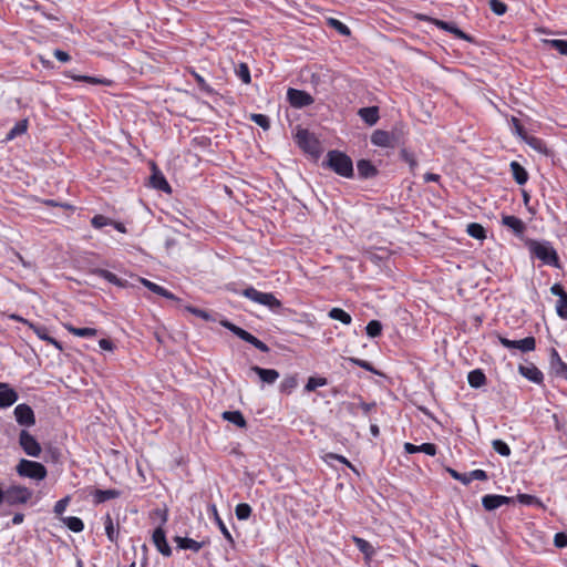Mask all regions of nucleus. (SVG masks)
<instances>
[{"instance_id":"obj_7","label":"nucleus","mask_w":567,"mask_h":567,"mask_svg":"<svg viewBox=\"0 0 567 567\" xmlns=\"http://www.w3.org/2000/svg\"><path fill=\"white\" fill-rule=\"evenodd\" d=\"M296 142L306 153L313 156H318L320 154V143L309 131L299 130L296 134Z\"/></svg>"},{"instance_id":"obj_21","label":"nucleus","mask_w":567,"mask_h":567,"mask_svg":"<svg viewBox=\"0 0 567 567\" xmlns=\"http://www.w3.org/2000/svg\"><path fill=\"white\" fill-rule=\"evenodd\" d=\"M352 542L355 544L358 549L363 554L364 560L369 563L375 554L374 547L365 539L352 536Z\"/></svg>"},{"instance_id":"obj_47","label":"nucleus","mask_w":567,"mask_h":567,"mask_svg":"<svg viewBox=\"0 0 567 567\" xmlns=\"http://www.w3.org/2000/svg\"><path fill=\"white\" fill-rule=\"evenodd\" d=\"M367 334L371 338L379 337L382 332V324L378 320H371L365 327Z\"/></svg>"},{"instance_id":"obj_62","label":"nucleus","mask_w":567,"mask_h":567,"mask_svg":"<svg viewBox=\"0 0 567 567\" xmlns=\"http://www.w3.org/2000/svg\"><path fill=\"white\" fill-rule=\"evenodd\" d=\"M554 544L558 548L567 546V535L565 533H557L554 537Z\"/></svg>"},{"instance_id":"obj_63","label":"nucleus","mask_w":567,"mask_h":567,"mask_svg":"<svg viewBox=\"0 0 567 567\" xmlns=\"http://www.w3.org/2000/svg\"><path fill=\"white\" fill-rule=\"evenodd\" d=\"M514 131L517 135L524 138V136H527L523 125L520 124L519 120L516 117L512 118Z\"/></svg>"},{"instance_id":"obj_15","label":"nucleus","mask_w":567,"mask_h":567,"mask_svg":"<svg viewBox=\"0 0 567 567\" xmlns=\"http://www.w3.org/2000/svg\"><path fill=\"white\" fill-rule=\"evenodd\" d=\"M153 543L156 549L165 557H169L172 555V548L169 547L165 532L162 527H157L152 536Z\"/></svg>"},{"instance_id":"obj_30","label":"nucleus","mask_w":567,"mask_h":567,"mask_svg":"<svg viewBox=\"0 0 567 567\" xmlns=\"http://www.w3.org/2000/svg\"><path fill=\"white\" fill-rule=\"evenodd\" d=\"M27 130H28V120L27 118L20 120L8 132V134L6 136V141L9 142V141L14 140L17 136L24 134L27 132Z\"/></svg>"},{"instance_id":"obj_10","label":"nucleus","mask_w":567,"mask_h":567,"mask_svg":"<svg viewBox=\"0 0 567 567\" xmlns=\"http://www.w3.org/2000/svg\"><path fill=\"white\" fill-rule=\"evenodd\" d=\"M287 99L290 105L297 109L309 106L315 102L313 97L306 91L292 87L288 89Z\"/></svg>"},{"instance_id":"obj_29","label":"nucleus","mask_w":567,"mask_h":567,"mask_svg":"<svg viewBox=\"0 0 567 567\" xmlns=\"http://www.w3.org/2000/svg\"><path fill=\"white\" fill-rule=\"evenodd\" d=\"M467 381L472 388L478 389L486 383V377L482 370L476 369L468 373Z\"/></svg>"},{"instance_id":"obj_54","label":"nucleus","mask_w":567,"mask_h":567,"mask_svg":"<svg viewBox=\"0 0 567 567\" xmlns=\"http://www.w3.org/2000/svg\"><path fill=\"white\" fill-rule=\"evenodd\" d=\"M250 120L264 130H268L270 127L269 117L264 114H251Z\"/></svg>"},{"instance_id":"obj_58","label":"nucleus","mask_w":567,"mask_h":567,"mask_svg":"<svg viewBox=\"0 0 567 567\" xmlns=\"http://www.w3.org/2000/svg\"><path fill=\"white\" fill-rule=\"evenodd\" d=\"M447 472L450 473V475L454 480L460 481V482H462L465 485L470 484L468 474H461V473H458L457 471H455V470H453L451 467L447 468Z\"/></svg>"},{"instance_id":"obj_27","label":"nucleus","mask_w":567,"mask_h":567,"mask_svg":"<svg viewBox=\"0 0 567 567\" xmlns=\"http://www.w3.org/2000/svg\"><path fill=\"white\" fill-rule=\"evenodd\" d=\"M221 416L224 420L234 423L238 427L243 429L247 425V422L240 411H225Z\"/></svg>"},{"instance_id":"obj_11","label":"nucleus","mask_w":567,"mask_h":567,"mask_svg":"<svg viewBox=\"0 0 567 567\" xmlns=\"http://www.w3.org/2000/svg\"><path fill=\"white\" fill-rule=\"evenodd\" d=\"M14 417L19 425L30 427L35 424L34 412L30 405L22 403L14 408Z\"/></svg>"},{"instance_id":"obj_45","label":"nucleus","mask_w":567,"mask_h":567,"mask_svg":"<svg viewBox=\"0 0 567 567\" xmlns=\"http://www.w3.org/2000/svg\"><path fill=\"white\" fill-rule=\"evenodd\" d=\"M517 501L523 504V505H535V506H539V507H543V503L542 501L534 496V495H529V494H518L517 495Z\"/></svg>"},{"instance_id":"obj_14","label":"nucleus","mask_w":567,"mask_h":567,"mask_svg":"<svg viewBox=\"0 0 567 567\" xmlns=\"http://www.w3.org/2000/svg\"><path fill=\"white\" fill-rule=\"evenodd\" d=\"M396 138L393 133L377 130L371 135V143L380 147H394Z\"/></svg>"},{"instance_id":"obj_51","label":"nucleus","mask_w":567,"mask_h":567,"mask_svg":"<svg viewBox=\"0 0 567 567\" xmlns=\"http://www.w3.org/2000/svg\"><path fill=\"white\" fill-rule=\"evenodd\" d=\"M525 142L533 147L534 150L543 153L546 152L545 144L542 140L534 137V136H524Z\"/></svg>"},{"instance_id":"obj_55","label":"nucleus","mask_w":567,"mask_h":567,"mask_svg":"<svg viewBox=\"0 0 567 567\" xmlns=\"http://www.w3.org/2000/svg\"><path fill=\"white\" fill-rule=\"evenodd\" d=\"M192 74H193V76L195 78V80H196V82H197V84H198L199 89H200L203 92H205V93H207V94H212V93L214 92V91H213V89L210 87V85L205 81V79H204L202 75H199V74H198V73H196L195 71H192Z\"/></svg>"},{"instance_id":"obj_1","label":"nucleus","mask_w":567,"mask_h":567,"mask_svg":"<svg viewBox=\"0 0 567 567\" xmlns=\"http://www.w3.org/2000/svg\"><path fill=\"white\" fill-rule=\"evenodd\" d=\"M526 246L530 252V255L539 260H542L545 265L559 267V258L557 251L553 247L549 241H539L535 239H527Z\"/></svg>"},{"instance_id":"obj_60","label":"nucleus","mask_w":567,"mask_h":567,"mask_svg":"<svg viewBox=\"0 0 567 567\" xmlns=\"http://www.w3.org/2000/svg\"><path fill=\"white\" fill-rule=\"evenodd\" d=\"M468 478H470V483L473 480L486 481L487 480V474L483 470H474V471L468 473Z\"/></svg>"},{"instance_id":"obj_13","label":"nucleus","mask_w":567,"mask_h":567,"mask_svg":"<svg viewBox=\"0 0 567 567\" xmlns=\"http://www.w3.org/2000/svg\"><path fill=\"white\" fill-rule=\"evenodd\" d=\"M549 367L551 372L567 381V363H565L556 349L551 348Z\"/></svg>"},{"instance_id":"obj_46","label":"nucleus","mask_w":567,"mask_h":567,"mask_svg":"<svg viewBox=\"0 0 567 567\" xmlns=\"http://www.w3.org/2000/svg\"><path fill=\"white\" fill-rule=\"evenodd\" d=\"M328 383L327 379L326 378H315V377H310L307 381V384L305 386V390L307 392H312L315 391L317 388L319 386H324L326 384Z\"/></svg>"},{"instance_id":"obj_20","label":"nucleus","mask_w":567,"mask_h":567,"mask_svg":"<svg viewBox=\"0 0 567 567\" xmlns=\"http://www.w3.org/2000/svg\"><path fill=\"white\" fill-rule=\"evenodd\" d=\"M174 542L177 544L179 549H189L194 553H198L205 545V542H197L195 539L182 536H175Z\"/></svg>"},{"instance_id":"obj_43","label":"nucleus","mask_w":567,"mask_h":567,"mask_svg":"<svg viewBox=\"0 0 567 567\" xmlns=\"http://www.w3.org/2000/svg\"><path fill=\"white\" fill-rule=\"evenodd\" d=\"M482 505L486 511H489V512L495 511L498 507H501L496 494H487V495L483 496Z\"/></svg>"},{"instance_id":"obj_37","label":"nucleus","mask_w":567,"mask_h":567,"mask_svg":"<svg viewBox=\"0 0 567 567\" xmlns=\"http://www.w3.org/2000/svg\"><path fill=\"white\" fill-rule=\"evenodd\" d=\"M329 317L333 320L341 321L343 324H350L352 321L351 316L341 308H332L329 311Z\"/></svg>"},{"instance_id":"obj_48","label":"nucleus","mask_w":567,"mask_h":567,"mask_svg":"<svg viewBox=\"0 0 567 567\" xmlns=\"http://www.w3.org/2000/svg\"><path fill=\"white\" fill-rule=\"evenodd\" d=\"M492 446H493L494 451L497 452L502 456H509L511 455L509 446L507 445V443H505L502 440H498V439L494 440L492 442Z\"/></svg>"},{"instance_id":"obj_25","label":"nucleus","mask_w":567,"mask_h":567,"mask_svg":"<svg viewBox=\"0 0 567 567\" xmlns=\"http://www.w3.org/2000/svg\"><path fill=\"white\" fill-rule=\"evenodd\" d=\"M511 172H512V175H513L515 182L518 185H524L527 182L528 173L519 163H517L515 161L512 162L511 163Z\"/></svg>"},{"instance_id":"obj_3","label":"nucleus","mask_w":567,"mask_h":567,"mask_svg":"<svg viewBox=\"0 0 567 567\" xmlns=\"http://www.w3.org/2000/svg\"><path fill=\"white\" fill-rule=\"evenodd\" d=\"M16 471L19 476L28 477L34 481H43L48 475V471L43 464L25 458H21L19 461L16 466Z\"/></svg>"},{"instance_id":"obj_57","label":"nucleus","mask_w":567,"mask_h":567,"mask_svg":"<svg viewBox=\"0 0 567 567\" xmlns=\"http://www.w3.org/2000/svg\"><path fill=\"white\" fill-rule=\"evenodd\" d=\"M419 452H423L430 456H434L437 452L436 445L433 443H423L419 445Z\"/></svg>"},{"instance_id":"obj_2","label":"nucleus","mask_w":567,"mask_h":567,"mask_svg":"<svg viewBox=\"0 0 567 567\" xmlns=\"http://www.w3.org/2000/svg\"><path fill=\"white\" fill-rule=\"evenodd\" d=\"M324 164L342 177L350 178L353 176L352 159L340 151H329Z\"/></svg>"},{"instance_id":"obj_41","label":"nucleus","mask_w":567,"mask_h":567,"mask_svg":"<svg viewBox=\"0 0 567 567\" xmlns=\"http://www.w3.org/2000/svg\"><path fill=\"white\" fill-rule=\"evenodd\" d=\"M467 234L475 239H484L486 237L485 228L478 223L468 224Z\"/></svg>"},{"instance_id":"obj_12","label":"nucleus","mask_w":567,"mask_h":567,"mask_svg":"<svg viewBox=\"0 0 567 567\" xmlns=\"http://www.w3.org/2000/svg\"><path fill=\"white\" fill-rule=\"evenodd\" d=\"M550 292L554 296L558 297V300L556 303L557 315L561 319L567 320V292L565 291L564 287L560 284L553 285L550 288Z\"/></svg>"},{"instance_id":"obj_59","label":"nucleus","mask_w":567,"mask_h":567,"mask_svg":"<svg viewBox=\"0 0 567 567\" xmlns=\"http://www.w3.org/2000/svg\"><path fill=\"white\" fill-rule=\"evenodd\" d=\"M69 502H70V498L68 496L58 501L54 505V513L56 515H61L66 509Z\"/></svg>"},{"instance_id":"obj_40","label":"nucleus","mask_w":567,"mask_h":567,"mask_svg":"<svg viewBox=\"0 0 567 567\" xmlns=\"http://www.w3.org/2000/svg\"><path fill=\"white\" fill-rule=\"evenodd\" d=\"M96 274L102 277L103 279L107 280L109 282L117 286V287H124L125 281L120 279L115 274L106 270V269H99Z\"/></svg>"},{"instance_id":"obj_4","label":"nucleus","mask_w":567,"mask_h":567,"mask_svg":"<svg viewBox=\"0 0 567 567\" xmlns=\"http://www.w3.org/2000/svg\"><path fill=\"white\" fill-rule=\"evenodd\" d=\"M241 295L249 300L266 306L271 310L279 309L281 302L271 292H261L254 287H247L243 290Z\"/></svg>"},{"instance_id":"obj_28","label":"nucleus","mask_w":567,"mask_h":567,"mask_svg":"<svg viewBox=\"0 0 567 567\" xmlns=\"http://www.w3.org/2000/svg\"><path fill=\"white\" fill-rule=\"evenodd\" d=\"M120 491L117 489H95L93 493V497L95 503H104L109 499H113L120 496Z\"/></svg>"},{"instance_id":"obj_39","label":"nucleus","mask_w":567,"mask_h":567,"mask_svg":"<svg viewBox=\"0 0 567 567\" xmlns=\"http://www.w3.org/2000/svg\"><path fill=\"white\" fill-rule=\"evenodd\" d=\"M105 533L110 542L115 543L117 540L118 533L115 529L112 517L107 514L104 519Z\"/></svg>"},{"instance_id":"obj_44","label":"nucleus","mask_w":567,"mask_h":567,"mask_svg":"<svg viewBox=\"0 0 567 567\" xmlns=\"http://www.w3.org/2000/svg\"><path fill=\"white\" fill-rule=\"evenodd\" d=\"M235 513L239 520H246L251 515V507L247 503H240L236 506Z\"/></svg>"},{"instance_id":"obj_33","label":"nucleus","mask_w":567,"mask_h":567,"mask_svg":"<svg viewBox=\"0 0 567 567\" xmlns=\"http://www.w3.org/2000/svg\"><path fill=\"white\" fill-rule=\"evenodd\" d=\"M151 183L154 188L163 190L165 193H171V186L166 178L161 173H154L151 177Z\"/></svg>"},{"instance_id":"obj_5","label":"nucleus","mask_w":567,"mask_h":567,"mask_svg":"<svg viewBox=\"0 0 567 567\" xmlns=\"http://www.w3.org/2000/svg\"><path fill=\"white\" fill-rule=\"evenodd\" d=\"M4 493V502L9 505L27 504L33 493L30 488L22 485H11Z\"/></svg>"},{"instance_id":"obj_22","label":"nucleus","mask_w":567,"mask_h":567,"mask_svg":"<svg viewBox=\"0 0 567 567\" xmlns=\"http://www.w3.org/2000/svg\"><path fill=\"white\" fill-rule=\"evenodd\" d=\"M358 174L362 178H370L378 174L375 166L368 159H360L357 163Z\"/></svg>"},{"instance_id":"obj_9","label":"nucleus","mask_w":567,"mask_h":567,"mask_svg":"<svg viewBox=\"0 0 567 567\" xmlns=\"http://www.w3.org/2000/svg\"><path fill=\"white\" fill-rule=\"evenodd\" d=\"M19 444L25 454L38 457L41 454V446L33 435L22 430L19 435Z\"/></svg>"},{"instance_id":"obj_52","label":"nucleus","mask_w":567,"mask_h":567,"mask_svg":"<svg viewBox=\"0 0 567 567\" xmlns=\"http://www.w3.org/2000/svg\"><path fill=\"white\" fill-rule=\"evenodd\" d=\"M236 74L245 84L250 83V71L247 64L240 63L239 66L236 69Z\"/></svg>"},{"instance_id":"obj_35","label":"nucleus","mask_w":567,"mask_h":567,"mask_svg":"<svg viewBox=\"0 0 567 567\" xmlns=\"http://www.w3.org/2000/svg\"><path fill=\"white\" fill-rule=\"evenodd\" d=\"M298 385V380L296 375H287L280 383V392L285 394H290Z\"/></svg>"},{"instance_id":"obj_36","label":"nucleus","mask_w":567,"mask_h":567,"mask_svg":"<svg viewBox=\"0 0 567 567\" xmlns=\"http://www.w3.org/2000/svg\"><path fill=\"white\" fill-rule=\"evenodd\" d=\"M62 522L68 526V528L74 533H80L84 529V524L81 518L75 516H66L62 517Z\"/></svg>"},{"instance_id":"obj_64","label":"nucleus","mask_w":567,"mask_h":567,"mask_svg":"<svg viewBox=\"0 0 567 567\" xmlns=\"http://www.w3.org/2000/svg\"><path fill=\"white\" fill-rule=\"evenodd\" d=\"M53 55L60 61V62H69L71 60V56L68 52L62 51L60 49H55L53 52Z\"/></svg>"},{"instance_id":"obj_49","label":"nucleus","mask_w":567,"mask_h":567,"mask_svg":"<svg viewBox=\"0 0 567 567\" xmlns=\"http://www.w3.org/2000/svg\"><path fill=\"white\" fill-rule=\"evenodd\" d=\"M113 223V219L104 216V215H95L92 217L91 219V225L96 228V229H100L104 226H111V224Z\"/></svg>"},{"instance_id":"obj_42","label":"nucleus","mask_w":567,"mask_h":567,"mask_svg":"<svg viewBox=\"0 0 567 567\" xmlns=\"http://www.w3.org/2000/svg\"><path fill=\"white\" fill-rule=\"evenodd\" d=\"M66 329L73 336L82 338L94 337L97 333L96 329L93 328H75L73 326H66Z\"/></svg>"},{"instance_id":"obj_23","label":"nucleus","mask_w":567,"mask_h":567,"mask_svg":"<svg viewBox=\"0 0 567 567\" xmlns=\"http://www.w3.org/2000/svg\"><path fill=\"white\" fill-rule=\"evenodd\" d=\"M141 282L143 284L144 287H146L148 290H151L152 292H154L156 295H159L169 300L176 299V297L171 291H168L167 289H165L164 287H162L155 282H152L145 278H141Z\"/></svg>"},{"instance_id":"obj_34","label":"nucleus","mask_w":567,"mask_h":567,"mask_svg":"<svg viewBox=\"0 0 567 567\" xmlns=\"http://www.w3.org/2000/svg\"><path fill=\"white\" fill-rule=\"evenodd\" d=\"M434 23L440 29L449 31V32L455 34L460 39L468 40V37L462 30H460L458 28H456L455 25H453V24H451V23H449L446 21L435 20Z\"/></svg>"},{"instance_id":"obj_6","label":"nucleus","mask_w":567,"mask_h":567,"mask_svg":"<svg viewBox=\"0 0 567 567\" xmlns=\"http://www.w3.org/2000/svg\"><path fill=\"white\" fill-rule=\"evenodd\" d=\"M221 326L231 331L235 336L240 338L241 340L252 344L256 349H258L261 352H268L269 347L262 342L261 340L257 339L255 336L249 333L248 331L244 330L243 328L234 324L233 322L228 320H223Z\"/></svg>"},{"instance_id":"obj_18","label":"nucleus","mask_w":567,"mask_h":567,"mask_svg":"<svg viewBox=\"0 0 567 567\" xmlns=\"http://www.w3.org/2000/svg\"><path fill=\"white\" fill-rule=\"evenodd\" d=\"M518 371L523 377H525L526 379H528L529 381H532L534 383L539 384L544 380L543 372L534 364H528V365L520 364L518 367Z\"/></svg>"},{"instance_id":"obj_56","label":"nucleus","mask_w":567,"mask_h":567,"mask_svg":"<svg viewBox=\"0 0 567 567\" xmlns=\"http://www.w3.org/2000/svg\"><path fill=\"white\" fill-rule=\"evenodd\" d=\"M547 43L560 54H567V41L566 40H549Z\"/></svg>"},{"instance_id":"obj_53","label":"nucleus","mask_w":567,"mask_h":567,"mask_svg":"<svg viewBox=\"0 0 567 567\" xmlns=\"http://www.w3.org/2000/svg\"><path fill=\"white\" fill-rule=\"evenodd\" d=\"M488 4L496 16H503L507 10V6L499 0H488Z\"/></svg>"},{"instance_id":"obj_8","label":"nucleus","mask_w":567,"mask_h":567,"mask_svg":"<svg viewBox=\"0 0 567 567\" xmlns=\"http://www.w3.org/2000/svg\"><path fill=\"white\" fill-rule=\"evenodd\" d=\"M499 343L507 349H517L524 353L534 351L536 348V340L534 337H526L522 340H509L503 336H498Z\"/></svg>"},{"instance_id":"obj_17","label":"nucleus","mask_w":567,"mask_h":567,"mask_svg":"<svg viewBox=\"0 0 567 567\" xmlns=\"http://www.w3.org/2000/svg\"><path fill=\"white\" fill-rule=\"evenodd\" d=\"M18 392L6 383V388L0 390V409L10 408L18 401Z\"/></svg>"},{"instance_id":"obj_32","label":"nucleus","mask_w":567,"mask_h":567,"mask_svg":"<svg viewBox=\"0 0 567 567\" xmlns=\"http://www.w3.org/2000/svg\"><path fill=\"white\" fill-rule=\"evenodd\" d=\"M29 327L35 332V334L42 339L45 340L53 346H55L58 349H61V344L59 341H56L54 338L50 337L48 334V330L45 327L35 326L34 323H29Z\"/></svg>"},{"instance_id":"obj_24","label":"nucleus","mask_w":567,"mask_h":567,"mask_svg":"<svg viewBox=\"0 0 567 567\" xmlns=\"http://www.w3.org/2000/svg\"><path fill=\"white\" fill-rule=\"evenodd\" d=\"M358 114L369 125H374L379 120V109L377 106L362 107Z\"/></svg>"},{"instance_id":"obj_31","label":"nucleus","mask_w":567,"mask_h":567,"mask_svg":"<svg viewBox=\"0 0 567 567\" xmlns=\"http://www.w3.org/2000/svg\"><path fill=\"white\" fill-rule=\"evenodd\" d=\"M210 509L213 512V515H214V518H215V522L219 528V530L221 532V534L224 535V537L231 544L234 545V538L230 534V532L228 530L227 526L225 525V523L223 522V519L219 517L218 515V512H217V508H216V505H212L210 506Z\"/></svg>"},{"instance_id":"obj_26","label":"nucleus","mask_w":567,"mask_h":567,"mask_svg":"<svg viewBox=\"0 0 567 567\" xmlns=\"http://www.w3.org/2000/svg\"><path fill=\"white\" fill-rule=\"evenodd\" d=\"M66 76L73 79L75 81H82V82H86L89 84H94V85H96V84L110 85L112 83V81L106 80V79H100V78L89 76V75H76L71 71L66 72Z\"/></svg>"},{"instance_id":"obj_38","label":"nucleus","mask_w":567,"mask_h":567,"mask_svg":"<svg viewBox=\"0 0 567 567\" xmlns=\"http://www.w3.org/2000/svg\"><path fill=\"white\" fill-rule=\"evenodd\" d=\"M327 24L338 31L341 35L349 37L351 34L349 27L336 18H328Z\"/></svg>"},{"instance_id":"obj_50","label":"nucleus","mask_w":567,"mask_h":567,"mask_svg":"<svg viewBox=\"0 0 567 567\" xmlns=\"http://www.w3.org/2000/svg\"><path fill=\"white\" fill-rule=\"evenodd\" d=\"M400 157L409 164L411 172L415 171L417 167V162L411 152H409L406 148H402L400 152Z\"/></svg>"},{"instance_id":"obj_19","label":"nucleus","mask_w":567,"mask_h":567,"mask_svg":"<svg viewBox=\"0 0 567 567\" xmlns=\"http://www.w3.org/2000/svg\"><path fill=\"white\" fill-rule=\"evenodd\" d=\"M250 370L266 384H274L279 378V372L275 369H264L258 365H252Z\"/></svg>"},{"instance_id":"obj_61","label":"nucleus","mask_w":567,"mask_h":567,"mask_svg":"<svg viewBox=\"0 0 567 567\" xmlns=\"http://www.w3.org/2000/svg\"><path fill=\"white\" fill-rule=\"evenodd\" d=\"M350 361L353 364H355V365H358V367H360V368H362V369H364L367 371L374 372V369H373L372 364L370 362L365 361V360H361V359H358V358H350Z\"/></svg>"},{"instance_id":"obj_16","label":"nucleus","mask_w":567,"mask_h":567,"mask_svg":"<svg viewBox=\"0 0 567 567\" xmlns=\"http://www.w3.org/2000/svg\"><path fill=\"white\" fill-rule=\"evenodd\" d=\"M502 224L512 229L516 236H522L526 230L525 223L520 218L513 215H504L502 217Z\"/></svg>"}]
</instances>
